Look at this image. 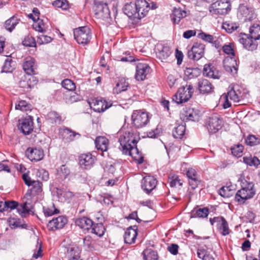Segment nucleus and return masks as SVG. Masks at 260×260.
<instances>
[{
	"label": "nucleus",
	"instance_id": "5",
	"mask_svg": "<svg viewBox=\"0 0 260 260\" xmlns=\"http://www.w3.org/2000/svg\"><path fill=\"white\" fill-rule=\"evenodd\" d=\"M110 0H94L93 10L98 18L105 19L110 17L108 4Z\"/></svg>",
	"mask_w": 260,
	"mask_h": 260
},
{
	"label": "nucleus",
	"instance_id": "61",
	"mask_svg": "<svg viewBox=\"0 0 260 260\" xmlns=\"http://www.w3.org/2000/svg\"><path fill=\"white\" fill-rule=\"evenodd\" d=\"M37 175L44 181H47L49 176L48 172L43 169H39L38 171Z\"/></svg>",
	"mask_w": 260,
	"mask_h": 260
},
{
	"label": "nucleus",
	"instance_id": "20",
	"mask_svg": "<svg viewBox=\"0 0 260 260\" xmlns=\"http://www.w3.org/2000/svg\"><path fill=\"white\" fill-rule=\"evenodd\" d=\"M138 235V227L134 225L133 227L130 226L127 229L125 232L124 240L125 243L132 244L135 242Z\"/></svg>",
	"mask_w": 260,
	"mask_h": 260
},
{
	"label": "nucleus",
	"instance_id": "45",
	"mask_svg": "<svg viewBox=\"0 0 260 260\" xmlns=\"http://www.w3.org/2000/svg\"><path fill=\"white\" fill-rule=\"evenodd\" d=\"M244 150V146L240 144L234 145L231 148L232 154L237 157H240L242 155Z\"/></svg>",
	"mask_w": 260,
	"mask_h": 260
},
{
	"label": "nucleus",
	"instance_id": "3",
	"mask_svg": "<svg viewBox=\"0 0 260 260\" xmlns=\"http://www.w3.org/2000/svg\"><path fill=\"white\" fill-rule=\"evenodd\" d=\"M255 193L254 189V184L252 182L243 183L242 188L239 190L235 195V200L240 203H244L245 202L252 198Z\"/></svg>",
	"mask_w": 260,
	"mask_h": 260
},
{
	"label": "nucleus",
	"instance_id": "57",
	"mask_svg": "<svg viewBox=\"0 0 260 260\" xmlns=\"http://www.w3.org/2000/svg\"><path fill=\"white\" fill-rule=\"evenodd\" d=\"M218 228L221 231V234L223 236H226L229 234V228L228 222L224 220L222 223L218 226Z\"/></svg>",
	"mask_w": 260,
	"mask_h": 260
},
{
	"label": "nucleus",
	"instance_id": "29",
	"mask_svg": "<svg viewBox=\"0 0 260 260\" xmlns=\"http://www.w3.org/2000/svg\"><path fill=\"white\" fill-rule=\"evenodd\" d=\"M198 88L203 94L209 93L213 91L214 86L207 79H202L198 83Z\"/></svg>",
	"mask_w": 260,
	"mask_h": 260
},
{
	"label": "nucleus",
	"instance_id": "10",
	"mask_svg": "<svg viewBox=\"0 0 260 260\" xmlns=\"http://www.w3.org/2000/svg\"><path fill=\"white\" fill-rule=\"evenodd\" d=\"M223 125V120L217 114H213L207 120L206 126L210 134H215L220 129Z\"/></svg>",
	"mask_w": 260,
	"mask_h": 260
},
{
	"label": "nucleus",
	"instance_id": "50",
	"mask_svg": "<svg viewBox=\"0 0 260 260\" xmlns=\"http://www.w3.org/2000/svg\"><path fill=\"white\" fill-rule=\"evenodd\" d=\"M245 143L250 146H253L260 143V139L254 135H249L245 139Z\"/></svg>",
	"mask_w": 260,
	"mask_h": 260
},
{
	"label": "nucleus",
	"instance_id": "63",
	"mask_svg": "<svg viewBox=\"0 0 260 260\" xmlns=\"http://www.w3.org/2000/svg\"><path fill=\"white\" fill-rule=\"evenodd\" d=\"M5 205L6 208V211H7L9 209L11 210H13L16 209L18 205V202L12 201H5Z\"/></svg>",
	"mask_w": 260,
	"mask_h": 260
},
{
	"label": "nucleus",
	"instance_id": "26",
	"mask_svg": "<svg viewBox=\"0 0 260 260\" xmlns=\"http://www.w3.org/2000/svg\"><path fill=\"white\" fill-rule=\"evenodd\" d=\"M75 223L83 231L88 232L90 230L92 226H93V222L89 218L84 216L77 219Z\"/></svg>",
	"mask_w": 260,
	"mask_h": 260
},
{
	"label": "nucleus",
	"instance_id": "2",
	"mask_svg": "<svg viewBox=\"0 0 260 260\" xmlns=\"http://www.w3.org/2000/svg\"><path fill=\"white\" fill-rule=\"evenodd\" d=\"M223 52L229 55L223 60L224 67L225 71L233 76L237 73L238 65L235 56L234 46L232 44L224 45L222 47Z\"/></svg>",
	"mask_w": 260,
	"mask_h": 260
},
{
	"label": "nucleus",
	"instance_id": "46",
	"mask_svg": "<svg viewBox=\"0 0 260 260\" xmlns=\"http://www.w3.org/2000/svg\"><path fill=\"white\" fill-rule=\"evenodd\" d=\"M95 242L90 236H86L83 240V245L85 249L92 251L94 249Z\"/></svg>",
	"mask_w": 260,
	"mask_h": 260
},
{
	"label": "nucleus",
	"instance_id": "18",
	"mask_svg": "<svg viewBox=\"0 0 260 260\" xmlns=\"http://www.w3.org/2000/svg\"><path fill=\"white\" fill-rule=\"evenodd\" d=\"M95 158L90 153L82 154L79 157V164L84 169H90L93 165Z\"/></svg>",
	"mask_w": 260,
	"mask_h": 260
},
{
	"label": "nucleus",
	"instance_id": "62",
	"mask_svg": "<svg viewBox=\"0 0 260 260\" xmlns=\"http://www.w3.org/2000/svg\"><path fill=\"white\" fill-rule=\"evenodd\" d=\"M42 183L39 181H35L31 186H32V189L36 193H39L42 191Z\"/></svg>",
	"mask_w": 260,
	"mask_h": 260
},
{
	"label": "nucleus",
	"instance_id": "53",
	"mask_svg": "<svg viewBox=\"0 0 260 260\" xmlns=\"http://www.w3.org/2000/svg\"><path fill=\"white\" fill-rule=\"evenodd\" d=\"M199 71L197 68H186L184 74L188 78L191 79L198 76Z\"/></svg>",
	"mask_w": 260,
	"mask_h": 260
},
{
	"label": "nucleus",
	"instance_id": "12",
	"mask_svg": "<svg viewBox=\"0 0 260 260\" xmlns=\"http://www.w3.org/2000/svg\"><path fill=\"white\" fill-rule=\"evenodd\" d=\"M155 51L157 58L161 61H166L172 52L167 44L162 43H158L155 46Z\"/></svg>",
	"mask_w": 260,
	"mask_h": 260
},
{
	"label": "nucleus",
	"instance_id": "30",
	"mask_svg": "<svg viewBox=\"0 0 260 260\" xmlns=\"http://www.w3.org/2000/svg\"><path fill=\"white\" fill-rule=\"evenodd\" d=\"M20 21V18L18 15H13L5 21V27L7 30L12 32Z\"/></svg>",
	"mask_w": 260,
	"mask_h": 260
},
{
	"label": "nucleus",
	"instance_id": "58",
	"mask_svg": "<svg viewBox=\"0 0 260 260\" xmlns=\"http://www.w3.org/2000/svg\"><path fill=\"white\" fill-rule=\"evenodd\" d=\"M52 39L48 36L40 35L38 36L37 42L40 44H47L51 42Z\"/></svg>",
	"mask_w": 260,
	"mask_h": 260
},
{
	"label": "nucleus",
	"instance_id": "14",
	"mask_svg": "<svg viewBox=\"0 0 260 260\" xmlns=\"http://www.w3.org/2000/svg\"><path fill=\"white\" fill-rule=\"evenodd\" d=\"M150 71L151 68L148 64L138 63L136 66L135 79L138 81H143L146 78Z\"/></svg>",
	"mask_w": 260,
	"mask_h": 260
},
{
	"label": "nucleus",
	"instance_id": "17",
	"mask_svg": "<svg viewBox=\"0 0 260 260\" xmlns=\"http://www.w3.org/2000/svg\"><path fill=\"white\" fill-rule=\"evenodd\" d=\"M68 219L64 216H59L49 221L47 227L49 230L55 231L62 229L67 223Z\"/></svg>",
	"mask_w": 260,
	"mask_h": 260
},
{
	"label": "nucleus",
	"instance_id": "64",
	"mask_svg": "<svg viewBox=\"0 0 260 260\" xmlns=\"http://www.w3.org/2000/svg\"><path fill=\"white\" fill-rule=\"evenodd\" d=\"M59 212V210L56 208H54L53 210L51 208H44V212L45 216H50L55 214L58 213Z\"/></svg>",
	"mask_w": 260,
	"mask_h": 260
},
{
	"label": "nucleus",
	"instance_id": "56",
	"mask_svg": "<svg viewBox=\"0 0 260 260\" xmlns=\"http://www.w3.org/2000/svg\"><path fill=\"white\" fill-rule=\"evenodd\" d=\"M52 5L57 8H61L62 10H67L69 7L68 2L67 0H56Z\"/></svg>",
	"mask_w": 260,
	"mask_h": 260
},
{
	"label": "nucleus",
	"instance_id": "44",
	"mask_svg": "<svg viewBox=\"0 0 260 260\" xmlns=\"http://www.w3.org/2000/svg\"><path fill=\"white\" fill-rule=\"evenodd\" d=\"M243 162L248 166L257 167L260 165V160L255 156L244 157Z\"/></svg>",
	"mask_w": 260,
	"mask_h": 260
},
{
	"label": "nucleus",
	"instance_id": "9",
	"mask_svg": "<svg viewBox=\"0 0 260 260\" xmlns=\"http://www.w3.org/2000/svg\"><path fill=\"white\" fill-rule=\"evenodd\" d=\"M74 39L79 44H88L92 38L90 29L87 26L80 27L74 30Z\"/></svg>",
	"mask_w": 260,
	"mask_h": 260
},
{
	"label": "nucleus",
	"instance_id": "52",
	"mask_svg": "<svg viewBox=\"0 0 260 260\" xmlns=\"http://www.w3.org/2000/svg\"><path fill=\"white\" fill-rule=\"evenodd\" d=\"M61 85L63 87L70 91L74 90L76 88L75 84L70 79L63 80L62 81Z\"/></svg>",
	"mask_w": 260,
	"mask_h": 260
},
{
	"label": "nucleus",
	"instance_id": "32",
	"mask_svg": "<svg viewBox=\"0 0 260 260\" xmlns=\"http://www.w3.org/2000/svg\"><path fill=\"white\" fill-rule=\"evenodd\" d=\"M186 16V11L180 8H174L170 17L174 23H178L180 20Z\"/></svg>",
	"mask_w": 260,
	"mask_h": 260
},
{
	"label": "nucleus",
	"instance_id": "24",
	"mask_svg": "<svg viewBox=\"0 0 260 260\" xmlns=\"http://www.w3.org/2000/svg\"><path fill=\"white\" fill-rule=\"evenodd\" d=\"M184 115L187 120L196 121H198L200 117V112L197 109L190 107H186L184 109Z\"/></svg>",
	"mask_w": 260,
	"mask_h": 260
},
{
	"label": "nucleus",
	"instance_id": "51",
	"mask_svg": "<svg viewBox=\"0 0 260 260\" xmlns=\"http://www.w3.org/2000/svg\"><path fill=\"white\" fill-rule=\"evenodd\" d=\"M70 171L66 165H62L58 170L57 174L61 179H66L70 174Z\"/></svg>",
	"mask_w": 260,
	"mask_h": 260
},
{
	"label": "nucleus",
	"instance_id": "11",
	"mask_svg": "<svg viewBox=\"0 0 260 260\" xmlns=\"http://www.w3.org/2000/svg\"><path fill=\"white\" fill-rule=\"evenodd\" d=\"M205 45L200 42L193 44L190 49L187 51L188 57L193 60H199L203 57L205 52Z\"/></svg>",
	"mask_w": 260,
	"mask_h": 260
},
{
	"label": "nucleus",
	"instance_id": "42",
	"mask_svg": "<svg viewBox=\"0 0 260 260\" xmlns=\"http://www.w3.org/2000/svg\"><path fill=\"white\" fill-rule=\"evenodd\" d=\"M249 32L250 36L254 41L260 39V26L257 24H254L250 27Z\"/></svg>",
	"mask_w": 260,
	"mask_h": 260
},
{
	"label": "nucleus",
	"instance_id": "21",
	"mask_svg": "<svg viewBox=\"0 0 260 260\" xmlns=\"http://www.w3.org/2000/svg\"><path fill=\"white\" fill-rule=\"evenodd\" d=\"M137 13L139 14V19L144 17L150 9L148 3L146 0H137L135 3Z\"/></svg>",
	"mask_w": 260,
	"mask_h": 260
},
{
	"label": "nucleus",
	"instance_id": "8",
	"mask_svg": "<svg viewBox=\"0 0 260 260\" xmlns=\"http://www.w3.org/2000/svg\"><path fill=\"white\" fill-rule=\"evenodd\" d=\"M231 7L227 0H218L211 4L209 11L212 15H224L230 11Z\"/></svg>",
	"mask_w": 260,
	"mask_h": 260
},
{
	"label": "nucleus",
	"instance_id": "49",
	"mask_svg": "<svg viewBox=\"0 0 260 260\" xmlns=\"http://www.w3.org/2000/svg\"><path fill=\"white\" fill-rule=\"evenodd\" d=\"M195 212L193 217L199 218H205L207 217L209 214V209L207 208H200L192 211V214Z\"/></svg>",
	"mask_w": 260,
	"mask_h": 260
},
{
	"label": "nucleus",
	"instance_id": "34",
	"mask_svg": "<svg viewBox=\"0 0 260 260\" xmlns=\"http://www.w3.org/2000/svg\"><path fill=\"white\" fill-rule=\"evenodd\" d=\"M110 106L105 100H93L92 102V108L94 111L98 112H102L107 110Z\"/></svg>",
	"mask_w": 260,
	"mask_h": 260
},
{
	"label": "nucleus",
	"instance_id": "25",
	"mask_svg": "<svg viewBox=\"0 0 260 260\" xmlns=\"http://www.w3.org/2000/svg\"><path fill=\"white\" fill-rule=\"evenodd\" d=\"M186 176L189 180V184L193 189L196 188L200 182L196 171L192 168H189L186 172Z\"/></svg>",
	"mask_w": 260,
	"mask_h": 260
},
{
	"label": "nucleus",
	"instance_id": "27",
	"mask_svg": "<svg viewBox=\"0 0 260 260\" xmlns=\"http://www.w3.org/2000/svg\"><path fill=\"white\" fill-rule=\"evenodd\" d=\"M137 10L135 3H132L126 4L123 9V12L128 17L139 19V14L137 13Z\"/></svg>",
	"mask_w": 260,
	"mask_h": 260
},
{
	"label": "nucleus",
	"instance_id": "28",
	"mask_svg": "<svg viewBox=\"0 0 260 260\" xmlns=\"http://www.w3.org/2000/svg\"><path fill=\"white\" fill-rule=\"evenodd\" d=\"M94 143L95 147L102 152L107 151L109 146V140L105 137L99 136L96 138Z\"/></svg>",
	"mask_w": 260,
	"mask_h": 260
},
{
	"label": "nucleus",
	"instance_id": "16",
	"mask_svg": "<svg viewBox=\"0 0 260 260\" xmlns=\"http://www.w3.org/2000/svg\"><path fill=\"white\" fill-rule=\"evenodd\" d=\"M242 88L239 85H234L228 91L226 98L235 103H238L243 99Z\"/></svg>",
	"mask_w": 260,
	"mask_h": 260
},
{
	"label": "nucleus",
	"instance_id": "38",
	"mask_svg": "<svg viewBox=\"0 0 260 260\" xmlns=\"http://www.w3.org/2000/svg\"><path fill=\"white\" fill-rule=\"evenodd\" d=\"M105 228L102 223H93L90 229V232L99 237L102 236L105 233Z\"/></svg>",
	"mask_w": 260,
	"mask_h": 260
},
{
	"label": "nucleus",
	"instance_id": "36",
	"mask_svg": "<svg viewBox=\"0 0 260 260\" xmlns=\"http://www.w3.org/2000/svg\"><path fill=\"white\" fill-rule=\"evenodd\" d=\"M185 124L184 123L178 125L173 130V137L176 139H182L185 135Z\"/></svg>",
	"mask_w": 260,
	"mask_h": 260
},
{
	"label": "nucleus",
	"instance_id": "6",
	"mask_svg": "<svg viewBox=\"0 0 260 260\" xmlns=\"http://www.w3.org/2000/svg\"><path fill=\"white\" fill-rule=\"evenodd\" d=\"M193 92V87L186 84L179 88L177 92L172 97V100L177 104L187 102Z\"/></svg>",
	"mask_w": 260,
	"mask_h": 260
},
{
	"label": "nucleus",
	"instance_id": "33",
	"mask_svg": "<svg viewBox=\"0 0 260 260\" xmlns=\"http://www.w3.org/2000/svg\"><path fill=\"white\" fill-rule=\"evenodd\" d=\"M129 87V83L124 78L119 79L115 86L113 88V92L114 94H119L127 90Z\"/></svg>",
	"mask_w": 260,
	"mask_h": 260
},
{
	"label": "nucleus",
	"instance_id": "55",
	"mask_svg": "<svg viewBox=\"0 0 260 260\" xmlns=\"http://www.w3.org/2000/svg\"><path fill=\"white\" fill-rule=\"evenodd\" d=\"M24 46L27 47H36V42L35 38L31 36L25 37L22 41Z\"/></svg>",
	"mask_w": 260,
	"mask_h": 260
},
{
	"label": "nucleus",
	"instance_id": "47",
	"mask_svg": "<svg viewBox=\"0 0 260 260\" xmlns=\"http://www.w3.org/2000/svg\"><path fill=\"white\" fill-rule=\"evenodd\" d=\"M231 186H222L218 191V193L223 198H229L233 194V189Z\"/></svg>",
	"mask_w": 260,
	"mask_h": 260
},
{
	"label": "nucleus",
	"instance_id": "35",
	"mask_svg": "<svg viewBox=\"0 0 260 260\" xmlns=\"http://www.w3.org/2000/svg\"><path fill=\"white\" fill-rule=\"evenodd\" d=\"M66 256L68 260H82L80 257V252L78 247H71L67 249Z\"/></svg>",
	"mask_w": 260,
	"mask_h": 260
},
{
	"label": "nucleus",
	"instance_id": "13",
	"mask_svg": "<svg viewBox=\"0 0 260 260\" xmlns=\"http://www.w3.org/2000/svg\"><path fill=\"white\" fill-rule=\"evenodd\" d=\"M18 129L24 135H28L33 131V118L28 116L27 117L19 119L18 121Z\"/></svg>",
	"mask_w": 260,
	"mask_h": 260
},
{
	"label": "nucleus",
	"instance_id": "1",
	"mask_svg": "<svg viewBox=\"0 0 260 260\" xmlns=\"http://www.w3.org/2000/svg\"><path fill=\"white\" fill-rule=\"evenodd\" d=\"M117 135L120 144L118 148L122 154L132 156L138 164H142L144 156L137 147V144L140 139L138 133L133 129L125 131L121 129L118 132Z\"/></svg>",
	"mask_w": 260,
	"mask_h": 260
},
{
	"label": "nucleus",
	"instance_id": "54",
	"mask_svg": "<svg viewBox=\"0 0 260 260\" xmlns=\"http://www.w3.org/2000/svg\"><path fill=\"white\" fill-rule=\"evenodd\" d=\"M17 212L22 217H25L27 214L28 213L29 210L27 209V205L26 203H23L17 206L16 208Z\"/></svg>",
	"mask_w": 260,
	"mask_h": 260
},
{
	"label": "nucleus",
	"instance_id": "48",
	"mask_svg": "<svg viewBox=\"0 0 260 260\" xmlns=\"http://www.w3.org/2000/svg\"><path fill=\"white\" fill-rule=\"evenodd\" d=\"M239 27L238 24L226 21L222 24V28L228 33H232Z\"/></svg>",
	"mask_w": 260,
	"mask_h": 260
},
{
	"label": "nucleus",
	"instance_id": "23",
	"mask_svg": "<svg viewBox=\"0 0 260 260\" xmlns=\"http://www.w3.org/2000/svg\"><path fill=\"white\" fill-rule=\"evenodd\" d=\"M203 75L204 76L214 79H219L220 77L219 71L210 63L205 64L203 69Z\"/></svg>",
	"mask_w": 260,
	"mask_h": 260
},
{
	"label": "nucleus",
	"instance_id": "31",
	"mask_svg": "<svg viewBox=\"0 0 260 260\" xmlns=\"http://www.w3.org/2000/svg\"><path fill=\"white\" fill-rule=\"evenodd\" d=\"M61 133L63 139H66L68 142L73 141L76 139V137H77V138H79L81 136L79 133H76L67 127L62 128L61 131Z\"/></svg>",
	"mask_w": 260,
	"mask_h": 260
},
{
	"label": "nucleus",
	"instance_id": "40",
	"mask_svg": "<svg viewBox=\"0 0 260 260\" xmlns=\"http://www.w3.org/2000/svg\"><path fill=\"white\" fill-rule=\"evenodd\" d=\"M144 260H157L158 255L155 251L151 249H146L143 252Z\"/></svg>",
	"mask_w": 260,
	"mask_h": 260
},
{
	"label": "nucleus",
	"instance_id": "39",
	"mask_svg": "<svg viewBox=\"0 0 260 260\" xmlns=\"http://www.w3.org/2000/svg\"><path fill=\"white\" fill-rule=\"evenodd\" d=\"M32 109V105L24 100L19 101L15 105V109L20 110L21 111H30Z\"/></svg>",
	"mask_w": 260,
	"mask_h": 260
},
{
	"label": "nucleus",
	"instance_id": "22",
	"mask_svg": "<svg viewBox=\"0 0 260 260\" xmlns=\"http://www.w3.org/2000/svg\"><path fill=\"white\" fill-rule=\"evenodd\" d=\"M27 157L31 161H38L44 157V152L42 149L28 148L26 151Z\"/></svg>",
	"mask_w": 260,
	"mask_h": 260
},
{
	"label": "nucleus",
	"instance_id": "60",
	"mask_svg": "<svg viewBox=\"0 0 260 260\" xmlns=\"http://www.w3.org/2000/svg\"><path fill=\"white\" fill-rule=\"evenodd\" d=\"M198 36L202 40L210 43H212V42L214 41L215 37L212 35L207 34L205 32H201L199 34Z\"/></svg>",
	"mask_w": 260,
	"mask_h": 260
},
{
	"label": "nucleus",
	"instance_id": "37",
	"mask_svg": "<svg viewBox=\"0 0 260 260\" xmlns=\"http://www.w3.org/2000/svg\"><path fill=\"white\" fill-rule=\"evenodd\" d=\"M15 61H14L11 57H7L5 60L3 66L2 67V73H10L14 69Z\"/></svg>",
	"mask_w": 260,
	"mask_h": 260
},
{
	"label": "nucleus",
	"instance_id": "7",
	"mask_svg": "<svg viewBox=\"0 0 260 260\" xmlns=\"http://www.w3.org/2000/svg\"><path fill=\"white\" fill-rule=\"evenodd\" d=\"M148 113L141 110H135L131 116L132 125L136 128L146 126L149 122Z\"/></svg>",
	"mask_w": 260,
	"mask_h": 260
},
{
	"label": "nucleus",
	"instance_id": "43",
	"mask_svg": "<svg viewBox=\"0 0 260 260\" xmlns=\"http://www.w3.org/2000/svg\"><path fill=\"white\" fill-rule=\"evenodd\" d=\"M47 118L52 123H60L61 117L56 112H50L47 115Z\"/></svg>",
	"mask_w": 260,
	"mask_h": 260
},
{
	"label": "nucleus",
	"instance_id": "4",
	"mask_svg": "<svg viewBox=\"0 0 260 260\" xmlns=\"http://www.w3.org/2000/svg\"><path fill=\"white\" fill-rule=\"evenodd\" d=\"M37 68V65L35 58L31 56H27L25 58L23 63V69L28 76H30L28 80L30 81L32 80V84L27 82V88H31L34 85L36 84L38 82L36 78L31 76L36 74Z\"/></svg>",
	"mask_w": 260,
	"mask_h": 260
},
{
	"label": "nucleus",
	"instance_id": "41",
	"mask_svg": "<svg viewBox=\"0 0 260 260\" xmlns=\"http://www.w3.org/2000/svg\"><path fill=\"white\" fill-rule=\"evenodd\" d=\"M197 255L202 260H214L213 256L206 249L203 248H200L198 249Z\"/></svg>",
	"mask_w": 260,
	"mask_h": 260
},
{
	"label": "nucleus",
	"instance_id": "19",
	"mask_svg": "<svg viewBox=\"0 0 260 260\" xmlns=\"http://www.w3.org/2000/svg\"><path fill=\"white\" fill-rule=\"evenodd\" d=\"M239 42L244 48L250 51L256 49L257 46V44L253 41V39L245 34L239 36Z\"/></svg>",
	"mask_w": 260,
	"mask_h": 260
},
{
	"label": "nucleus",
	"instance_id": "15",
	"mask_svg": "<svg viewBox=\"0 0 260 260\" xmlns=\"http://www.w3.org/2000/svg\"><path fill=\"white\" fill-rule=\"evenodd\" d=\"M157 183L154 177L147 176L142 180L141 188L147 194H149L156 187Z\"/></svg>",
	"mask_w": 260,
	"mask_h": 260
},
{
	"label": "nucleus",
	"instance_id": "59",
	"mask_svg": "<svg viewBox=\"0 0 260 260\" xmlns=\"http://www.w3.org/2000/svg\"><path fill=\"white\" fill-rule=\"evenodd\" d=\"M170 185L172 187H176L177 185L181 186L182 183L181 182L177 176H174L172 178H169Z\"/></svg>",
	"mask_w": 260,
	"mask_h": 260
}]
</instances>
